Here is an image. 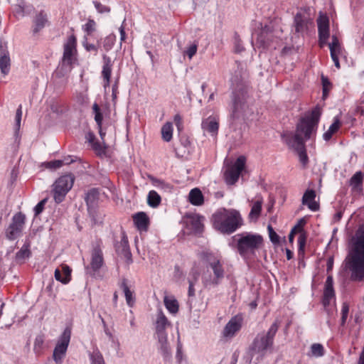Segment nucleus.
<instances>
[{
  "label": "nucleus",
  "mask_w": 364,
  "mask_h": 364,
  "mask_svg": "<svg viewBox=\"0 0 364 364\" xmlns=\"http://www.w3.org/2000/svg\"><path fill=\"white\" fill-rule=\"evenodd\" d=\"M246 77L245 65L238 60H235L230 77L232 88L231 126L236 122L243 121L245 117L252 113L247 102L249 95L248 86L245 81Z\"/></svg>",
  "instance_id": "nucleus-1"
},
{
  "label": "nucleus",
  "mask_w": 364,
  "mask_h": 364,
  "mask_svg": "<svg viewBox=\"0 0 364 364\" xmlns=\"http://www.w3.org/2000/svg\"><path fill=\"white\" fill-rule=\"evenodd\" d=\"M321 116V109L316 106L309 116L300 119L296 125V133L287 132L282 135L283 141L294 149L299 156L301 163L306 166L309 161L305 148V141L311 138L317 128Z\"/></svg>",
  "instance_id": "nucleus-2"
},
{
  "label": "nucleus",
  "mask_w": 364,
  "mask_h": 364,
  "mask_svg": "<svg viewBox=\"0 0 364 364\" xmlns=\"http://www.w3.org/2000/svg\"><path fill=\"white\" fill-rule=\"evenodd\" d=\"M264 245V240L259 234L243 232L232 236L229 245L237 250L244 259L254 257Z\"/></svg>",
  "instance_id": "nucleus-3"
},
{
  "label": "nucleus",
  "mask_w": 364,
  "mask_h": 364,
  "mask_svg": "<svg viewBox=\"0 0 364 364\" xmlns=\"http://www.w3.org/2000/svg\"><path fill=\"white\" fill-rule=\"evenodd\" d=\"M279 326V323L278 320H276L267 331L261 332L256 336L248 349L250 360L257 355L256 360L259 361L264 357L268 351L272 350Z\"/></svg>",
  "instance_id": "nucleus-4"
},
{
  "label": "nucleus",
  "mask_w": 364,
  "mask_h": 364,
  "mask_svg": "<svg viewBox=\"0 0 364 364\" xmlns=\"http://www.w3.org/2000/svg\"><path fill=\"white\" fill-rule=\"evenodd\" d=\"M352 250L345 259L346 268L351 272L353 280L364 279V235L353 238Z\"/></svg>",
  "instance_id": "nucleus-5"
},
{
  "label": "nucleus",
  "mask_w": 364,
  "mask_h": 364,
  "mask_svg": "<svg viewBox=\"0 0 364 364\" xmlns=\"http://www.w3.org/2000/svg\"><path fill=\"white\" fill-rule=\"evenodd\" d=\"M213 225L223 234L230 235L240 228L243 220L238 210L223 209L213 215Z\"/></svg>",
  "instance_id": "nucleus-6"
},
{
  "label": "nucleus",
  "mask_w": 364,
  "mask_h": 364,
  "mask_svg": "<svg viewBox=\"0 0 364 364\" xmlns=\"http://www.w3.org/2000/svg\"><path fill=\"white\" fill-rule=\"evenodd\" d=\"M205 259L208 263L207 268H210L213 271V276L210 275L208 277L204 276V285L206 287H216L221 283V281L225 276V271L223 264L218 258L215 257L210 253H206Z\"/></svg>",
  "instance_id": "nucleus-7"
},
{
  "label": "nucleus",
  "mask_w": 364,
  "mask_h": 364,
  "mask_svg": "<svg viewBox=\"0 0 364 364\" xmlns=\"http://www.w3.org/2000/svg\"><path fill=\"white\" fill-rule=\"evenodd\" d=\"M75 177L73 174H65L58 178L53 185L52 193L56 203L64 200L65 196L72 188Z\"/></svg>",
  "instance_id": "nucleus-8"
},
{
  "label": "nucleus",
  "mask_w": 364,
  "mask_h": 364,
  "mask_svg": "<svg viewBox=\"0 0 364 364\" xmlns=\"http://www.w3.org/2000/svg\"><path fill=\"white\" fill-rule=\"evenodd\" d=\"M71 337V330L70 328H65L60 336L58 343L53 350V360L56 364H61L63 358L65 355Z\"/></svg>",
  "instance_id": "nucleus-9"
},
{
  "label": "nucleus",
  "mask_w": 364,
  "mask_h": 364,
  "mask_svg": "<svg viewBox=\"0 0 364 364\" xmlns=\"http://www.w3.org/2000/svg\"><path fill=\"white\" fill-rule=\"evenodd\" d=\"M26 216L19 212L12 218L11 223L6 230V237L9 240H14L22 233L25 225Z\"/></svg>",
  "instance_id": "nucleus-10"
},
{
  "label": "nucleus",
  "mask_w": 364,
  "mask_h": 364,
  "mask_svg": "<svg viewBox=\"0 0 364 364\" xmlns=\"http://www.w3.org/2000/svg\"><path fill=\"white\" fill-rule=\"evenodd\" d=\"M246 159L244 156H239L233 165L228 167L225 173L224 176L225 181L229 185L235 184L245 168Z\"/></svg>",
  "instance_id": "nucleus-11"
},
{
  "label": "nucleus",
  "mask_w": 364,
  "mask_h": 364,
  "mask_svg": "<svg viewBox=\"0 0 364 364\" xmlns=\"http://www.w3.org/2000/svg\"><path fill=\"white\" fill-rule=\"evenodd\" d=\"M312 20L309 16L302 12L296 14L294 18L293 30L294 34L298 37L303 36L309 30V26L312 25Z\"/></svg>",
  "instance_id": "nucleus-12"
},
{
  "label": "nucleus",
  "mask_w": 364,
  "mask_h": 364,
  "mask_svg": "<svg viewBox=\"0 0 364 364\" xmlns=\"http://www.w3.org/2000/svg\"><path fill=\"white\" fill-rule=\"evenodd\" d=\"M275 37L274 31L272 25H265L262 27L259 32L257 33L256 43L263 48H267L270 46Z\"/></svg>",
  "instance_id": "nucleus-13"
},
{
  "label": "nucleus",
  "mask_w": 364,
  "mask_h": 364,
  "mask_svg": "<svg viewBox=\"0 0 364 364\" xmlns=\"http://www.w3.org/2000/svg\"><path fill=\"white\" fill-rule=\"evenodd\" d=\"M104 264L103 254L101 247L98 243L93 245L91 252V262L90 267H87L86 270L87 273L91 274V272H95L98 271Z\"/></svg>",
  "instance_id": "nucleus-14"
},
{
  "label": "nucleus",
  "mask_w": 364,
  "mask_h": 364,
  "mask_svg": "<svg viewBox=\"0 0 364 364\" xmlns=\"http://www.w3.org/2000/svg\"><path fill=\"white\" fill-rule=\"evenodd\" d=\"M318 38L321 46L325 44L329 38V19L326 15L320 14L317 19Z\"/></svg>",
  "instance_id": "nucleus-15"
},
{
  "label": "nucleus",
  "mask_w": 364,
  "mask_h": 364,
  "mask_svg": "<svg viewBox=\"0 0 364 364\" xmlns=\"http://www.w3.org/2000/svg\"><path fill=\"white\" fill-rule=\"evenodd\" d=\"M242 316L236 315L230 318L223 331V335L226 338H232L242 328Z\"/></svg>",
  "instance_id": "nucleus-16"
},
{
  "label": "nucleus",
  "mask_w": 364,
  "mask_h": 364,
  "mask_svg": "<svg viewBox=\"0 0 364 364\" xmlns=\"http://www.w3.org/2000/svg\"><path fill=\"white\" fill-rule=\"evenodd\" d=\"M77 39L74 35H71L68 38L66 43L64 44V51L63 56V64L70 65L72 63V58L76 52Z\"/></svg>",
  "instance_id": "nucleus-17"
},
{
  "label": "nucleus",
  "mask_w": 364,
  "mask_h": 364,
  "mask_svg": "<svg viewBox=\"0 0 364 364\" xmlns=\"http://www.w3.org/2000/svg\"><path fill=\"white\" fill-rule=\"evenodd\" d=\"M204 218L197 214L187 217V226L196 234H200L203 230V220Z\"/></svg>",
  "instance_id": "nucleus-18"
},
{
  "label": "nucleus",
  "mask_w": 364,
  "mask_h": 364,
  "mask_svg": "<svg viewBox=\"0 0 364 364\" xmlns=\"http://www.w3.org/2000/svg\"><path fill=\"white\" fill-rule=\"evenodd\" d=\"M103 66L102 70V77L104 81V87L106 89L109 86L110 78L112 70L113 63L111 58L107 55H102Z\"/></svg>",
  "instance_id": "nucleus-19"
},
{
  "label": "nucleus",
  "mask_w": 364,
  "mask_h": 364,
  "mask_svg": "<svg viewBox=\"0 0 364 364\" xmlns=\"http://www.w3.org/2000/svg\"><path fill=\"white\" fill-rule=\"evenodd\" d=\"M158 344L157 348L162 355L164 360L168 361L172 357L171 347L168 343L167 336H157Z\"/></svg>",
  "instance_id": "nucleus-20"
},
{
  "label": "nucleus",
  "mask_w": 364,
  "mask_h": 364,
  "mask_svg": "<svg viewBox=\"0 0 364 364\" xmlns=\"http://www.w3.org/2000/svg\"><path fill=\"white\" fill-rule=\"evenodd\" d=\"M71 269L67 264H62L60 269L57 268L55 270L54 277L55 279L60 282L61 283L66 284L71 279Z\"/></svg>",
  "instance_id": "nucleus-21"
},
{
  "label": "nucleus",
  "mask_w": 364,
  "mask_h": 364,
  "mask_svg": "<svg viewBox=\"0 0 364 364\" xmlns=\"http://www.w3.org/2000/svg\"><path fill=\"white\" fill-rule=\"evenodd\" d=\"M201 126L204 131L208 132L212 136H215L219 129L218 119L215 117L210 116L202 122Z\"/></svg>",
  "instance_id": "nucleus-22"
},
{
  "label": "nucleus",
  "mask_w": 364,
  "mask_h": 364,
  "mask_svg": "<svg viewBox=\"0 0 364 364\" xmlns=\"http://www.w3.org/2000/svg\"><path fill=\"white\" fill-rule=\"evenodd\" d=\"M316 192L313 189H307L302 197V204L306 205L312 211H317L319 209V204L314 200Z\"/></svg>",
  "instance_id": "nucleus-23"
},
{
  "label": "nucleus",
  "mask_w": 364,
  "mask_h": 364,
  "mask_svg": "<svg viewBox=\"0 0 364 364\" xmlns=\"http://www.w3.org/2000/svg\"><path fill=\"white\" fill-rule=\"evenodd\" d=\"M169 325L170 323L168 322V319L166 318L164 313L161 310L159 311L156 320V336H167L166 333V328Z\"/></svg>",
  "instance_id": "nucleus-24"
},
{
  "label": "nucleus",
  "mask_w": 364,
  "mask_h": 364,
  "mask_svg": "<svg viewBox=\"0 0 364 364\" xmlns=\"http://www.w3.org/2000/svg\"><path fill=\"white\" fill-rule=\"evenodd\" d=\"M0 70L4 75H6L11 68V59L9 51L3 48L2 45H0Z\"/></svg>",
  "instance_id": "nucleus-25"
},
{
  "label": "nucleus",
  "mask_w": 364,
  "mask_h": 364,
  "mask_svg": "<svg viewBox=\"0 0 364 364\" xmlns=\"http://www.w3.org/2000/svg\"><path fill=\"white\" fill-rule=\"evenodd\" d=\"M335 296L333 289V279L332 276L327 277L325 282L323 304L326 306L329 304L330 300Z\"/></svg>",
  "instance_id": "nucleus-26"
},
{
  "label": "nucleus",
  "mask_w": 364,
  "mask_h": 364,
  "mask_svg": "<svg viewBox=\"0 0 364 364\" xmlns=\"http://www.w3.org/2000/svg\"><path fill=\"white\" fill-rule=\"evenodd\" d=\"M134 225L138 230L146 231L149 225V218L144 212H139L133 215Z\"/></svg>",
  "instance_id": "nucleus-27"
},
{
  "label": "nucleus",
  "mask_w": 364,
  "mask_h": 364,
  "mask_svg": "<svg viewBox=\"0 0 364 364\" xmlns=\"http://www.w3.org/2000/svg\"><path fill=\"white\" fill-rule=\"evenodd\" d=\"M364 173L362 171H357L350 179V186L352 191L355 193H360L363 190Z\"/></svg>",
  "instance_id": "nucleus-28"
},
{
  "label": "nucleus",
  "mask_w": 364,
  "mask_h": 364,
  "mask_svg": "<svg viewBox=\"0 0 364 364\" xmlns=\"http://www.w3.org/2000/svg\"><path fill=\"white\" fill-rule=\"evenodd\" d=\"M127 282L128 281L126 278H122L121 282L119 283V286L124 293L127 305L132 307L135 302V297L133 296V291L129 289Z\"/></svg>",
  "instance_id": "nucleus-29"
},
{
  "label": "nucleus",
  "mask_w": 364,
  "mask_h": 364,
  "mask_svg": "<svg viewBox=\"0 0 364 364\" xmlns=\"http://www.w3.org/2000/svg\"><path fill=\"white\" fill-rule=\"evenodd\" d=\"M47 21V14L43 11H41L40 13H38L33 20L34 26L33 28V33H38L41 29H43L45 27Z\"/></svg>",
  "instance_id": "nucleus-30"
},
{
  "label": "nucleus",
  "mask_w": 364,
  "mask_h": 364,
  "mask_svg": "<svg viewBox=\"0 0 364 364\" xmlns=\"http://www.w3.org/2000/svg\"><path fill=\"white\" fill-rule=\"evenodd\" d=\"M189 202L193 205H201L204 203V197L202 191L198 188H193L188 195Z\"/></svg>",
  "instance_id": "nucleus-31"
},
{
  "label": "nucleus",
  "mask_w": 364,
  "mask_h": 364,
  "mask_svg": "<svg viewBox=\"0 0 364 364\" xmlns=\"http://www.w3.org/2000/svg\"><path fill=\"white\" fill-rule=\"evenodd\" d=\"M99 199V191L96 188H92L86 193L85 200L88 210L94 208Z\"/></svg>",
  "instance_id": "nucleus-32"
},
{
  "label": "nucleus",
  "mask_w": 364,
  "mask_h": 364,
  "mask_svg": "<svg viewBox=\"0 0 364 364\" xmlns=\"http://www.w3.org/2000/svg\"><path fill=\"white\" fill-rule=\"evenodd\" d=\"M115 250L119 255L123 256L126 259L128 264L132 262V254L129 250V245L125 244L124 245L117 242L115 244Z\"/></svg>",
  "instance_id": "nucleus-33"
},
{
  "label": "nucleus",
  "mask_w": 364,
  "mask_h": 364,
  "mask_svg": "<svg viewBox=\"0 0 364 364\" xmlns=\"http://www.w3.org/2000/svg\"><path fill=\"white\" fill-rule=\"evenodd\" d=\"M30 243L25 242L21 250L16 254V259L18 262H23L26 259L30 257L31 252L30 251Z\"/></svg>",
  "instance_id": "nucleus-34"
},
{
  "label": "nucleus",
  "mask_w": 364,
  "mask_h": 364,
  "mask_svg": "<svg viewBox=\"0 0 364 364\" xmlns=\"http://www.w3.org/2000/svg\"><path fill=\"white\" fill-rule=\"evenodd\" d=\"M33 9L31 5L22 3L15 6L14 14L17 17H23L26 15L30 14Z\"/></svg>",
  "instance_id": "nucleus-35"
},
{
  "label": "nucleus",
  "mask_w": 364,
  "mask_h": 364,
  "mask_svg": "<svg viewBox=\"0 0 364 364\" xmlns=\"http://www.w3.org/2000/svg\"><path fill=\"white\" fill-rule=\"evenodd\" d=\"M161 196L155 191H150L147 196L148 205L152 208H156L161 203Z\"/></svg>",
  "instance_id": "nucleus-36"
},
{
  "label": "nucleus",
  "mask_w": 364,
  "mask_h": 364,
  "mask_svg": "<svg viewBox=\"0 0 364 364\" xmlns=\"http://www.w3.org/2000/svg\"><path fill=\"white\" fill-rule=\"evenodd\" d=\"M262 201L259 200L254 203L249 213V218L250 220H257L259 218L262 211Z\"/></svg>",
  "instance_id": "nucleus-37"
},
{
  "label": "nucleus",
  "mask_w": 364,
  "mask_h": 364,
  "mask_svg": "<svg viewBox=\"0 0 364 364\" xmlns=\"http://www.w3.org/2000/svg\"><path fill=\"white\" fill-rule=\"evenodd\" d=\"M173 127L171 122H166L161 128L162 139L166 141H169L172 139Z\"/></svg>",
  "instance_id": "nucleus-38"
},
{
  "label": "nucleus",
  "mask_w": 364,
  "mask_h": 364,
  "mask_svg": "<svg viewBox=\"0 0 364 364\" xmlns=\"http://www.w3.org/2000/svg\"><path fill=\"white\" fill-rule=\"evenodd\" d=\"M91 364H105L104 358L102 353L98 350H94L90 355Z\"/></svg>",
  "instance_id": "nucleus-39"
},
{
  "label": "nucleus",
  "mask_w": 364,
  "mask_h": 364,
  "mask_svg": "<svg viewBox=\"0 0 364 364\" xmlns=\"http://www.w3.org/2000/svg\"><path fill=\"white\" fill-rule=\"evenodd\" d=\"M164 304L166 309L172 314H175L178 311V301L176 299H164Z\"/></svg>",
  "instance_id": "nucleus-40"
},
{
  "label": "nucleus",
  "mask_w": 364,
  "mask_h": 364,
  "mask_svg": "<svg viewBox=\"0 0 364 364\" xmlns=\"http://www.w3.org/2000/svg\"><path fill=\"white\" fill-rule=\"evenodd\" d=\"M193 278L188 279V294L189 296H193L195 295V289L194 284L197 282L199 273L196 271L192 272Z\"/></svg>",
  "instance_id": "nucleus-41"
},
{
  "label": "nucleus",
  "mask_w": 364,
  "mask_h": 364,
  "mask_svg": "<svg viewBox=\"0 0 364 364\" xmlns=\"http://www.w3.org/2000/svg\"><path fill=\"white\" fill-rule=\"evenodd\" d=\"M324 354V349L321 344L314 343L311 346V355L314 357H321Z\"/></svg>",
  "instance_id": "nucleus-42"
},
{
  "label": "nucleus",
  "mask_w": 364,
  "mask_h": 364,
  "mask_svg": "<svg viewBox=\"0 0 364 364\" xmlns=\"http://www.w3.org/2000/svg\"><path fill=\"white\" fill-rule=\"evenodd\" d=\"M44 343V336L43 335H38L36 337L34 344H33V350L36 354H39L43 350Z\"/></svg>",
  "instance_id": "nucleus-43"
},
{
  "label": "nucleus",
  "mask_w": 364,
  "mask_h": 364,
  "mask_svg": "<svg viewBox=\"0 0 364 364\" xmlns=\"http://www.w3.org/2000/svg\"><path fill=\"white\" fill-rule=\"evenodd\" d=\"M116 36L114 34H111L107 36L103 41V47L106 51H109L113 46Z\"/></svg>",
  "instance_id": "nucleus-44"
},
{
  "label": "nucleus",
  "mask_w": 364,
  "mask_h": 364,
  "mask_svg": "<svg viewBox=\"0 0 364 364\" xmlns=\"http://www.w3.org/2000/svg\"><path fill=\"white\" fill-rule=\"evenodd\" d=\"M267 230L269 232V237L270 239V241L273 244H279L280 241L279 236L277 234V232L274 230L273 228L271 225H269L267 226Z\"/></svg>",
  "instance_id": "nucleus-45"
},
{
  "label": "nucleus",
  "mask_w": 364,
  "mask_h": 364,
  "mask_svg": "<svg viewBox=\"0 0 364 364\" xmlns=\"http://www.w3.org/2000/svg\"><path fill=\"white\" fill-rule=\"evenodd\" d=\"M349 312V306L347 303H343L341 309V325L344 326L346 322L348 314Z\"/></svg>",
  "instance_id": "nucleus-46"
},
{
  "label": "nucleus",
  "mask_w": 364,
  "mask_h": 364,
  "mask_svg": "<svg viewBox=\"0 0 364 364\" xmlns=\"http://www.w3.org/2000/svg\"><path fill=\"white\" fill-rule=\"evenodd\" d=\"M96 23L93 19H88L86 24L83 26L84 31L87 35H90L95 31Z\"/></svg>",
  "instance_id": "nucleus-47"
},
{
  "label": "nucleus",
  "mask_w": 364,
  "mask_h": 364,
  "mask_svg": "<svg viewBox=\"0 0 364 364\" xmlns=\"http://www.w3.org/2000/svg\"><path fill=\"white\" fill-rule=\"evenodd\" d=\"M234 50L236 53H240L244 50V47L242 46L241 40L237 33H235L234 36Z\"/></svg>",
  "instance_id": "nucleus-48"
},
{
  "label": "nucleus",
  "mask_w": 364,
  "mask_h": 364,
  "mask_svg": "<svg viewBox=\"0 0 364 364\" xmlns=\"http://www.w3.org/2000/svg\"><path fill=\"white\" fill-rule=\"evenodd\" d=\"M22 117V110L21 105L16 110V117H15V132L17 133L20 129L21 121Z\"/></svg>",
  "instance_id": "nucleus-49"
},
{
  "label": "nucleus",
  "mask_w": 364,
  "mask_h": 364,
  "mask_svg": "<svg viewBox=\"0 0 364 364\" xmlns=\"http://www.w3.org/2000/svg\"><path fill=\"white\" fill-rule=\"evenodd\" d=\"M148 178L152 182L153 185L157 188H161L162 189L168 188V185L165 183L163 181L156 178L155 177L150 175L148 176Z\"/></svg>",
  "instance_id": "nucleus-50"
},
{
  "label": "nucleus",
  "mask_w": 364,
  "mask_h": 364,
  "mask_svg": "<svg viewBox=\"0 0 364 364\" xmlns=\"http://www.w3.org/2000/svg\"><path fill=\"white\" fill-rule=\"evenodd\" d=\"M329 49H330V52H331V49H332V50L338 52V53H340V51H341V47H340V43H339L338 39L335 36H333L332 42L331 43H329Z\"/></svg>",
  "instance_id": "nucleus-51"
},
{
  "label": "nucleus",
  "mask_w": 364,
  "mask_h": 364,
  "mask_svg": "<svg viewBox=\"0 0 364 364\" xmlns=\"http://www.w3.org/2000/svg\"><path fill=\"white\" fill-rule=\"evenodd\" d=\"M91 146L97 155L101 156L105 154V147L98 141H96L95 143H93Z\"/></svg>",
  "instance_id": "nucleus-52"
},
{
  "label": "nucleus",
  "mask_w": 364,
  "mask_h": 364,
  "mask_svg": "<svg viewBox=\"0 0 364 364\" xmlns=\"http://www.w3.org/2000/svg\"><path fill=\"white\" fill-rule=\"evenodd\" d=\"M48 201V198H46L43 200H41L34 208V212H35V216H37L39 214H41L43 209H44V206L46 204Z\"/></svg>",
  "instance_id": "nucleus-53"
},
{
  "label": "nucleus",
  "mask_w": 364,
  "mask_h": 364,
  "mask_svg": "<svg viewBox=\"0 0 364 364\" xmlns=\"http://www.w3.org/2000/svg\"><path fill=\"white\" fill-rule=\"evenodd\" d=\"M93 4L97 11L100 14L109 13L110 11L109 7L102 5L100 2L95 1H93Z\"/></svg>",
  "instance_id": "nucleus-54"
},
{
  "label": "nucleus",
  "mask_w": 364,
  "mask_h": 364,
  "mask_svg": "<svg viewBox=\"0 0 364 364\" xmlns=\"http://www.w3.org/2000/svg\"><path fill=\"white\" fill-rule=\"evenodd\" d=\"M306 236L304 233H301L298 238L299 251H303L306 245Z\"/></svg>",
  "instance_id": "nucleus-55"
},
{
  "label": "nucleus",
  "mask_w": 364,
  "mask_h": 364,
  "mask_svg": "<svg viewBox=\"0 0 364 364\" xmlns=\"http://www.w3.org/2000/svg\"><path fill=\"white\" fill-rule=\"evenodd\" d=\"M83 46L84 48H85V50L87 51H89V52H95V54H97V50H98V48L97 46L94 45V44H92V43H89L87 40H85L84 42H83Z\"/></svg>",
  "instance_id": "nucleus-56"
},
{
  "label": "nucleus",
  "mask_w": 364,
  "mask_h": 364,
  "mask_svg": "<svg viewBox=\"0 0 364 364\" xmlns=\"http://www.w3.org/2000/svg\"><path fill=\"white\" fill-rule=\"evenodd\" d=\"M197 48H198L197 44H193L185 52L186 54L188 56L189 59H191L193 58V56L196 53Z\"/></svg>",
  "instance_id": "nucleus-57"
},
{
  "label": "nucleus",
  "mask_w": 364,
  "mask_h": 364,
  "mask_svg": "<svg viewBox=\"0 0 364 364\" xmlns=\"http://www.w3.org/2000/svg\"><path fill=\"white\" fill-rule=\"evenodd\" d=\"M62 166H63V165L60 160L51 161L48 162V164H47V167L49 168H53V169L58 168L61 167Z\"/></svg>",
  "instance_id": "nucleus-58"
},
{
  "label": "nucleus",
  "mask_w": 364,
  "mask_h": 364,
  "mask_svg": "<svg viewBox=\"0 0 364 364\" xmlns=\"http://www.w3.org/2000/svg\"><path fill=\"white\" fill-rule=\"evenodd\" d=\"M339 53L338 52H336V51H333L331 50V57L332 58V60L333 61L334 63V65L337 68H340V63H339V60H338V54Z\"/></svg>",
  "instance_id": "nucleus-59"
},
{
  "label": "nucleus",
  "mask_w": 364,
  "mask_h": 364,
  "mask_svg": "<svg viewBox=\"0 0 364 364\" xmlns=\"http://www.w3.org/2000/svg\"><path fill=\"white\" fill-rule=\"evenodd\" d=\"M85 139H86V141L90 145H92L93 143H95L97 141L95 135L92 132H89L88 133L86 134Z\"/></svg>",
  "instance_id": "nucleus-60"
},
{
  "label": "nucleus",
  "mask_w": 364,
  "mask_h": 364,
  "mask_svg": "<svg viewBox=\"0 0 364 364\" xmlns=\"http://www.w3.org/2000/svg\"><path fill=\"white\" fill-rule=\"evenodd\" d=\"M340 125V121L338 119H336L328 129L334 134L338 130Z\"/></svg>",
  "instance_id": "nucleus-61"
},
{
  "label": "nucleus",
  "mask_w": 364,
  "mask_h": 364,
  "mask_svg": "<svg viewBox=\"0 0 364 364\" xmlns=\"http://www.w3.org/2000/svg\"><path fill=\"white\" fill-rule=\"evenodd\" d=\"M118 93V80H117L114 82V84L112 85V101L115 102L117 99V95Z\"/></svg>",
  "instance_id": "nucleus-62"
},
{
  "label": "nucleus",
  "mask_w": 364,
  "mask_h": 364,
  "mask_svg": "<svg viewBox=\"0 0 364 364\" xmlns=\"http://www.w3.org/2000/svg\"><path fill=\"white\" fill-rule=\"evenodd\" d=\"M102 119L103 116L101 112H97V114H95V120L97 124L98 128H101Z\"/></svg>",
  "instance_id": "nucleus-63"
},
{
  "label": "nucleus",
  "mask_w": 364,
  "mask_h": 364,
  "mask_svg": "<svg viewBox=\"0 0 364 364\" xmlns=\"http://www.w3.org/2000/svg\"><path fill=\"white\" fill-rule=\"evenodd\" d=\"M321 82L323 87L330 88V87L331 86V82L329 81L328 77L324 75L321 76Z\"/></svg>",
  "instance_id": "nucleus-64"
}]
</instances>
